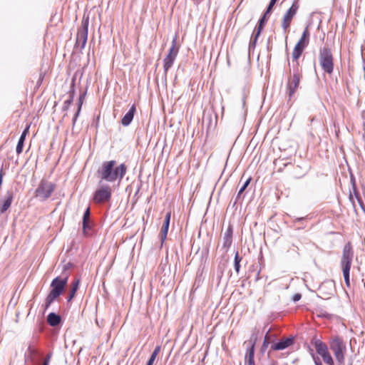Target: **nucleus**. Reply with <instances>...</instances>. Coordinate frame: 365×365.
Segmentation results:
<instances>
[{
  "label": "nucleus",
  "instance_id": "nucleus-1",
  "mask_svg": "<svg viewBox=\"0 0 365 365\" xmlns=\"http://www.w3.org/2000/svg\"><path fill=\"white\" fill-rule=\"evenodd\" d=\"M354 253L351 244L348 242L343 249L342 257L341 259V266L342 268L343 275L345 284L347 287L350 286L349 272L353 260Z\"/></svg>",
  "mask_w": 365,
  "mask_h": 365
},
{
  "label": "nucleus",
  "instance_id": "nucleus-2",
  "mask_svg": "<svg viewBox=\"0 0 365 365\" xmlns=\"http://www.w3.org/2000/svg\"><path fill=\"white\" fill-rule=\"evenodd\" d=\"M319 62L322 70L325 73L328 74H331L333 73V56L330 48L324 46L319 49Z\"/></svg>",
  "mask_w": 365,
  "mask_h": 365
},
{
  "label": "nucleus",
  "instance_id": "nucleus-3",
  "mask_svg": "<svg viewBox=\"0 0 365 365\" xmlns=\"http://www.w3.org/2000/svg\"><path fill=\"white\" fill-rule=\"evenodd\" d=\"M56 189V185L47 180H42L35 190V197L41 201L49 198Z\"/></svg>",
  "mask_w": 365,
  "mask_h": 365
},
{
  "label": "nucleus",
  "instance_id": "nucleus-4",
  "mask_svg": "<svg viewBox=\"0 0 365 365\" xmlns=\"http://www.w3.org/2000/svg\"><path fill=\"white\" fill-rule=\"evenodd\" d=\"M329 347L338 363L340 365L344 364L346 344L343 340L338 336L334 337L330 342Z\"/></svg>",
  "mask_w": 365,
  "mask_h": 365
},
{
  "label": "nucleus",
  "instance_id": "nucleus-5",
  "mask_svg": "<svg viewBox=\"0 0 365 365\" xmlns=\"http://www.w3.org/2000/svg\"><path fill=\"white\" fill-rule=\"evenodd\" d=\"M309 31L308 30V27H306L302 34L301 38H299L297 43L295 45L293 52H292V58L294 61H297V59L302 55L304 49L309 44Z\"/></svg>",
  "mask_w": 365,
  "mask_h": 365
},
{
  "label": "nucleus",
  "instance_id": "nucleus-6",
  "mask_svg": "<svg viewBox=\"0 0 365 365\" xmlns=\"http://www.w3.org/2000/svg\"><path fill=\"white\" fill-rule=\"evenodd\" d=\"M88 19H83L81 23V26L78 30L76 41V47L78 48L83 49L86 44L88 38Z\"/></svg>",
  "mask_w": 365,
  "mask_h": 365
},
{
  "label": "nucleus",
  "instance_id": "nucleus-7",
  "mask_svg": "<svg viewBox=\"0 0 365 365\" xmlns=\"http://www.w3.org/2000/svg\"><path fill=\"white\" fill-rule=\"evenodd\" d=\"M112 190L110 185H104L100 187L93 194V201L96 203H103L110 200Z\"/></svg>",
  "mask_w": 365,
  "mask_h": 365
},
{
  "label": "nucleus",
  "instance_id": "nucleus-8",
  "mask_svg": "<svg viewBox=\"0 0 365 365\" xmlns=\"http://www.w3.org/2000/svg\"><path fill=\"white\" fill-rule=\"evenodd\" d=\"M178 53V48L176 47V38H174L172 41V46L169 49L168 54L164 58L163 68L165 74H167L168 71L173 66V64L177 57Z\"/></svg>",
  "mask_w": 365,
  "mask_h": 365
},
{
  "label": "nucleus",
  "instance_id": "nucleus-9",
  "mask_svg": "<svg viewBox=\"0 0 365 365\" xmlns=\"http://www.w3.org/2000/svg\"><path fill=\"white\" fill-rule=\"evenodd\" d=\"M115 164L116 162L115 160L106 161L102 164L101 169L98 170L101 180L112 182V175Z\"/></svg>",
  "mask_w": 365,
  "mask_h": 365
},
{
  "label": "nucleus",
  "instance_id": "nucleus-10",
  "mask_svg": "<svg viewBox=\"0 0 365 365\" xmlns=\"http://www.w3.org/2000/svg\"><path fill=\"white\" fill-rule=\"evenodd\" d=\"M298 9L299 4L298 1L296 0L293 2L291 7L287 11V12L284 15L282 26L284 31H286L287 29L289 27L292 20L293 17L296 15Z\"/></svg>",
  "mask_w": 365,
  "mask_h": 365
},
{
  "label": "nucleus",
  "instance_id": "nucleus-11",
  "mask_svg": "<svg viewBox=\"0 0 365 365\" xmlns=\"http://www.w3.org/2000/svg\"><path fill=\"white\" fill-rule=\"evenodd\" d=\"M68 282V277L61 278L59 277L53 279L51 284L52 288L51 292L60 296L64 290Z\"/></svg>",
  "mask_w": 365,
  "mask_h": 365
},
{
  "label": "nucleus",
  "instance_id": "nucleus-12",
  "mask_svg": "<svg viewBox=\"0 0 365 365\" xmlns=\"http://www.w3.org/2000/svg\"><path fill=\"white\" fill-rule=\"evenodd\" d=\"M300 81V75L295 72L294 73L292 78L289 81L287 85V89L289 91V96L291 98L295 93Z\"/></svg>",
  "mask_w": 365,
  "mask_h": 365
},
{
  "label": "nucleus",
  "instance_id": "nucleus-13",
  "mask_svg": "<svg viewBox=\"0 0 365 365\" xmlns=\"http://www.w3.org/2000/svg\"><path fill=\"white\" fill-rule=\"evenodd\" d=\"M127 171V167L124 163L120 164L119 166L113 168L112 182H114L117 179L120 181Z\"/></svg>",
  "mask_w": 365,
  "mask_h": 365
},
{
  "label": "nucleus",
  "instance_id": "nucleus-14",
  "mask_svg": "<svg viewBox=\"0 0 365 365\" xmlns=\"http://www.w3.org/2000/svg\"><path fill=\"white\" fill-rule=\"evenodd\" d=\"M351 181L353 183V192H350L349 197V200L352 203L353 207H355V202H354V197H355L357 200L361 209L365 210V207H364V202H363L361 198L360 197L359 192H357L356 185L353 180H351Z\"/></svg>",
  "mask_w": 365,
  "mask_h": 365
},
{
  "label": "nucleus",
  "instance_id": "nucleus-15",
  "mask_svg": "<svg viewBox=\"0 0 365 365\" xmlns=\"http://www.w3.org/2000/svg\"><path fill=\"white\" fill-rule=\"evenodd\" d=\"M37 354V351L31 346H29L25 353V361L36 364L38 362Z\"/></svg>",
  "mask_w": 365,
  "mask_h": 365
},
{
  "label": "nucleus",
  "instance_id": "nucleus-16",
  "mask_svg": "<svg viewBox=\"0 0 365 365\" xmlns=\"http://www.w3.org/2000/svg\"><path fill=\"white\" fill-rule=\"evenodd\" d=\"M170 217L171 213L170 212H168L165 215V220L160 234L162 242L166 239L170 225Z\"/></svg>",
  "mask_w": 365,
  "mask_h": 365
},
{
  "label": "nucleus",
  "instance_id": "nucleus-17",
  "mask_svg": "<svg viewBox=\"0 0 365 365\" xmlns=\"http://www.w3.org/2000/svg\"><path fill=\"white\" fill-rule=\"evenodd\" d=\"M135 111V106L133 105L121 120V123L123 125L128 126L130 124L133 119Z\"/></svg>",
  "mask_w": 365,
  "mask_h": 365
},
{
  "label": "nucleus",
  "instance_id": "nucleus-18",
  "mask_svg": "<svg viewBox=\"0 0 365 365\" xmlns=\"http://www.w3.org/2000/svg\"><path fill=\"white\" fill-rule=\"evenodd\" d=\"M257 341V336L252 334L250 337V339L248 341V347L247 350V354L245 356V359L247 358H254L255 356V346Z\"/></svg>",
  "mask_w": 365,
  "mask_h": 365
},
{
  "label": "nucleus",
  "instance_id": "nucleus-19",
  "mask_svg": "<svg viewBox=\"0 0 365 365\" xmlns=\"http://www.w3.org/2000/svg\"><path fill=\"white\" fill-rule=\"evenodd\" d=\"M232 242V227L229 226L223 236V247L228 249Z\"/></svg>",
  "mask_w": 365,
  "mask_h": 365
},
{
  "label": "nucleus",
  "instance_id": "nucleus-20",
  "mask_svg": "<svg viewBox=\"0 0 365 365\" xmlns=\"http://www.w3.org/2000/svg\"><path fill=\"white\" fill-rule=\"evenodd\" d=\"M293 343V339L291 338H287L281 340L280 341L273 344L272 349L273 350H283L289 346Z\"/></svg>",
  "mask_w": 365,
  "mask_h": 365
},
{
  "label": "nucleus",
  "instance_id": "nucleus-21",
  "mask_svg": "<svg viewBox=\"0 0 365 365\" xmlns=\"http://www.w3.org/2000/svg\"><path fill=\"white\" fill-rule=\"evenodd\" d=\"M13 201V192L8 191L6 193V198L4 200L1 207H0V212L2 214L5 212L11 206Z\"/></svg>",
  "mask_w": 365,
  "mask_h": 365
},
{
  "label": "nucleus",
  "instance_id": "nucleus-22",
  "mask_svg": "<svg viewBox=\"0 0 365 365\" xmlns=\"http://www.w3.org/2000/svg\"><path fill=\"white\" fill-rule=\"evenodd\" d=\"M90 215H91V211H90V207H88L86 210V211L83 214V230L84 233H86L88 230L91 229V222H90Z\"/></svg>",
  "mask_w": 365,
  "mask_h": 365
},
{
  "label": "nucleus",
  "instance_id": "nucleus-23",
  "mask_svg": "<svg viewBox=\"0 0 365 365\" xmlns=\"http://www.w3.org/2000/svg\"><path fill=\"white\" fill-rule=\"evenodd\" d=\"M314 344L316 351L319 356L325 354L327 351H329L327 346L320 340L316 339L314 342Z\"/></svg>",
  "mask_w": 365,
  "mask_h": 365
},
{
  "label": "nucleus",
  "instance_id": "nucleus-24",
  "mask_svg": "<svg viewBox=\"0 0 365 365\" xmlns=\"http://www.w3.org/2000/svg\"><path fill=\"white\" fill-rule=\"evenodd\" d=\"M47 322L51 326L56 327L60 324L61 317L53 312H51L47 317Z\"/></svg>",
  "mask_w": 365,
  "mask_h": 365
},
{
  "label": "nucleus",
  "instance_id": "nucleus-25",
  "mask_svg": "<svg viewBox=\"0 0 365 365\" xmlns=\"http://www.w3.org/2000/svg\"><path fill=\"white\" fill-rule=\"evenodd\" d=\"M29 129V127L24 130V132L21 133L20 138L19 140V142L16 145V151L18 154H20L23 150L24 147V142L25 140V138L26 135L27 130Z\"/></svg>",
  "mask_w": 365,
  "mask_h": 365
},
{
  "label": "nucleus",
  "instance_id": "nucleus-26",
  "mask_svg": "<svg viewBox=\"0 0 365 365\" xmlns=\"http://www.w3.org/2000/svg\"><path fill=\"white\" fill-rule=\"evenodd\" d=\"M79 283H80L79 279H76L71 283V287L69 296L68 297V301H71L75 297L76 292L78 289Z\"/></svg>",
  "mask_w": 365,
  "mask_h": 365
},
{
  "label": "nucleus",
  "instance_id": "nucleus-27",
  "mask_svg": "<svg viewBox=\"0 0 365 365\" xmlns=\"http://www.w3.org/2000/svg\"><path fill=\"white\" fill-rule=\"evenodd\" d=\"M58 297V295L51 291L45 300V309H47L53 302Z\"/></svg>",
  "mask_w": 365,
  "mask_h": 365
},
{
  "label": "nucleus",
  "instance_id": "nucleus-28",
  "mask_svg": "<svg viewBox=\"0 0 365 365\" xmlns=\"http://www.w3.org/2000/svg\"><path fill=\"white\" fill-rule=\"evenodd\" d=\"M320 356L322 358L325 364L328 365H334V360L329 351H327L325 354H323Z\"/></svg>",
  "mask_w": 365,
  "mask_h": 365
},
{
  "label": "nucleus",
  "instance_id": "nucleus-29",
  "mask_svg": "<svg viewBox=\"0 0 365 365\" xmlns=\"http://www.w3.org/2000/svg\"><path fill=\"white\" fill-rule=\"evenodd\" d=\"M269 14H267V11H265L264 16L260 19L259 21V25H258V27H257V36H259L260 33H261V31L265 24V21H266V18H267V16Z\"/></svg>",
  "mask_w": 365,
  "mask_h": 365
},
{
  "label": "nucleus",
  "instance_id": "nucleus-30",
  "mask_svg": "<svg viewBox=\"0 0 365 365\" xmlns=\"http://www.w3.org/2000/svg\"><path fill=\"white\" fill-rule=\"evenodd\" d=\"M82 98H83V96H81L80 98H79V103H78V110H77V112L76 113V114L74 115L73 116V125H75L76 122V120H77V118L80 113V111H81V106H82Z\"/></svg>",
  "mask_w": 365,
  "mask_h": 365
},
{
  "label": "nucleus",
  "instance_id": "nucleus-31",
  "mask_svg": "<svg viewBox=\"0 0 365 365\" xmlns=\"http://www.w3.org/2000/svg\"><path fill=\"white\" fill-rule=\"evenodd\" d=\"M311 355H312V357L313 359V361H314L315 365H322L320 358L319 356H316L314 354L312 350H311Z\"/></svg>",
  "mask_w": 365,
  "mask_h": 365
},
{
  "label": "nucleus",
  "instance_id": "nucleus-32",
  "mask_svg": "<svg viewBox=\"0 0 365 365\" xmlns=\"http://www.w3.org/2000/svg\"><path fill=\"white\" fill-rule=\"evenodd\" d=\"M269 334L268 333L266 334L265 336H264V341H263V344H262V349L264 350V349H266L269 345Z\"/></svg>",
  "mask_w": 365,
  "mask_h": 365
},
{
  "label": "nucleus",
  "instance_id": "nucleus-33",
  "mask_svg": "<svg viewBox=\"0 0 365 365\" xmlns=\"http://www.w3.org/2000/svg\"><path fill=\"white\" fill-rule=\"evenodd\" d=\"M258 36H257V33H256L255 34V36L251 38L250 42V48H251V47L255 48Z\"/></svg>",
  "mask_w": 365,
  "mask_h": 365
},
{
  "label": "nucleus",
  "instance_id": "nucleus-34",
  "mask_svg": "<svg viewBox=\"0 0 365 365\" xmlns=\"http://www.w3.org/2000/svg\"><path fill=\"white\" fill-rule=\"evenodd\" d=\"M73 101V98L71 97L69 99L65 101L63 104V110H67Z\"/></svg>",
  "mask_w": 365,
  "mask_h": 365
},
{
  "label": "nucleus",
  "instance_id": "nucleus-35",
  "mask_svg": "<svg viewBox=\"0 0 365 365\" xmlns=\"http://www.w3.org/2000/svg\"><path fill=\"white\" fill-rule=\"evenodd\" d=\"M277 0H271L269 5H268V7L267 9V14H270L271 13V11L272 9V7L274 6V5L275 4V3L277 2Z\"/></svg>",
  "mask_w": 365,
  "mask_h": 365
},
{
  "label": "nucleus",
  "instance_id": "nucleus-36",
  "mask_svg": "<svg viewBox=\"0 0 365 365\" xmlns=\"http://www.w3.org/2000/svg\"><path fill=\"white\" fill-rule=\"evenodd\" d=\"M160 351V346H157L151 354H154L155 356H157L158 355Z\"/></svg>",
  "mask_w": 365,
  "mask_h": 365
},
{
  "label": "nucleus",
  "instance_id": "nucleus-37",
  "mask_svg": "<svg viewBox=\"0 0 365 365\" xmlns=\"http://www.w3.org/2000/svg\"><path fill=\"white\" fill-rule=\"evenodd\" d=\"M241 260H242V257H240L238 252H237L235 253V260L234 261H235V262L237 263V262H240Z\"/></svg>",
  "mask_w": 365,
  "mask_h": 365
},
{
  "label": "nucleus",
  "instance_id": "nucleus-38",
  "mask_svg": "<svg viewBox=\"0 0 365 365\" xmlns=\"http://www.w3.org/2000/svg\"><path fill=\"white\" fill-rule=\"evenodd\" d=\"M245 361L247 362L248 365H255L254 358H247Z\"/></svg>",
  "mask_w": 365,
  "mask_h": 365
},
{
  "label": "nucleus",
  "instance_id": "nucleus-39",
  "mask_svg": "<svg viewBox=\"0 0 365 365\" xmlns=\"http://www.w3.org/2000/svg\"><path fill=\"white\" fill-rule=\"evenodd\" d=\"M51 357V353L48 354L47 356H46V358L44 359L43 362H46L47 365H48Z\"/></svg>",
  "mask_w": 365,
  "mask_h": 365
},
{
  "label": "nucleus",
  "instance_id": "nucleus-40",
  "mask_svg": "<svg viewBox=\"0 0 365 365\" xmlns=\"http://www.w3.org/2000/svg\"><path fill=\"white\" fill-rule=\"evenodd\" d=\"M301 299V294H296L293 297V301L297 302Z\"/></svg>",
  "mask_w": 365,
  "mask_h": 365
},
{
  "label": "nucleus",
  "instance_id": "nucleus-41",
  "mask_svg": "<svg viewBox=\"0 0 365 365\" xmlns=\"http://www.w3.org/2000/svg\"><path fill=\"white\" fill-rule=\"evenodd\" d=\"M240 262H235V269L236 271V272L238 274L239 272H240Z\"/></svg>",
  "mask_w": 365,
  "mask_h": 365
},
{
  "label": "nucleus",
  "instance_id": "nucleus-42",
  "mask_svg": "<svg viewBox=\"0 0 365 365\" xmlns=\"http://www.w3.org/2000/svg\"><path fill=\"white\" fill-rule=\"evenodd\" d=\"M156 357H157V356H155L154 354H151V355H150V358H149V359H148V361H149L150 363L153 364V363H154V361H155V359H156Z\"/></svg>",
  "mask_w": 365,
  "mask_h": 365
},
{
  "label": "nucleus",
  "instance_id": "nucleus-43",
  "mask_svg": "<svg viewBox=\"0 0 365 365\" xmlns=\"http://www.w3.org/2000/svg\"><path fill=\"white\" fill-rule=\"evenodd\" d=\"M245 189H246V188H245V187H243V186H242V187L240 189V190H239V192H238V193H237V197H239V196H240V195H241V194L245 191Z\"/></svg>",
  "mask_w": 365,
  "mask_h": 365
},
{
  "label": "nucleus",
  "instance_id": "nucleus-44",
  "mask_svg": "<svg viewBox=\"0 0 365 365\" xmlns=\"http://www.w3.org/2000/svg\"><path fill=\"white\" fill-rule=\"evenodd\" d=\"M250 178L247 179V180L245 182V183H244V185H243L242 186H243V187H245L246 188V187L248 186V185L250 184Z\"/></svg>",
  "mask_w": 365,
  "mask_h": 365
},
{
  "label": "nucleus",
  "instance_id": "nucleus-45",
  "mask_svg": "<svg viewBox=\"0 0 365 365\" xmlns=\"http://www.w3.org/2000/svg\"><path fill=\"white\" fill-rule=\"evenodd\" d=\"M153 364L152 363H150L149 361H148L147 364L146 365H153Z\"/></svg>",
  "mask_w": 365,
  "mask_h": 365
},
{
  "label": "nucleus",
  "instance_id": "nucleus-46",
  "mask_svg": "<svg viewBox=\"0 0 365 365\" xmlns=\"http://www.w3.org/2000/svg\"><path fill=\"white\" fill-rule=\"evenodd\" d=\"M245 99L243 98L242 99V104L245 105Z\"/></svg>",
  "mask_w": 365,
  "mask_h": 365
}]
</instances>
